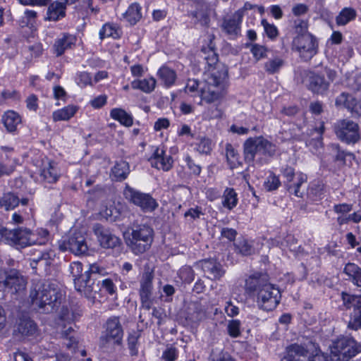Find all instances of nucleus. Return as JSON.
Returning a JSON list of instances; mask_svg holds the SVG:
<instances>
[{"label":"nucleus","mask_w":361,"mask_h":361,"mask_svg":"<svg viewBox=\"0 0 361 361\" xmlns=\"http://www.w3.org/2000/svg\"><path fill=\"white\" fill-rule=\"evenodd\" d=\"M353 206L349 204H339L334 207V211L338 214H345L352 210Z\"/></svg>","instance_id":"obj_60"},{"label":"nucleus","mask_w":361,"mask_h":361,"mask_svg":"<svg viewBox=\"0 0 361 361\" xmlns=\"http://www.w3.org/2000/svg\"><path fill=\"white\" fill-rule=\"evenodd\" d=\"M77 82L78 85L85 86L91 84V77L89 73L86 72L80 73L77 77Z\"/></svg>","instance_id":"obj_57"},{"label":"nucleus","mask_w":361,"mask_h":361,"mask_svg":"<svg viewBox=\"0 0 361 361\" xmlns=\"http://www.w3.org/2000/svg\"><path fill=\"white\" fill-rule=\"evenodd\" d=\"M159 78L164 82V85L167 87L172 85L176 78V73L165 66L161 67L158 72Z\"/></svg>","instance_id":"obj_41"},{"label":"nucleus","mask_w":361,"mask_h":361,"mask_svg":"<svg viewBox=\"0 0 361 361\" xmlns=\"http://www.w3.org/2000/svg\"><path fill=\"white\" fill-rule=\"evenodd\" d=\"M335 105L348 109L355 116H361V102L350 93L343 92L338 95Z\"/></svg>","instance_id":"obj_17"},{"label":"nucleus","mask_w":361,"mask_h":361,"mask_svg":"<svg viewBox=\"0 0 361 361\" xmlns=\"http://www.w3.org/2000/svg\"><path fill=\"white\" fill-rule=\"evenodd\" d=\"M111 116L118 121L122 125L130 127L133 123L132 116L122 109H114L111 111Z\"/></svg>","instance_id":"obj_34"},{"label":"nucleus","mask_w":361,"mask_h":361,"mask_svg":"<svg viewBox=\"0 0 361 361\" xmlns=\"http://www.w3.org/2000/svg\"><path fill=\"white\" fill-rule=\"evenodd\" d=\"M324 191V185L323 184L317 182L313 183L310 185L308 189V194L310 196L318 197H320L323 194Z\"/></svg>","instance_id":"obj_52"},{"label":"nucleus","mask_w":361,"mask_h":361,"mask_svg":"<svg viewBox=\"0 0 361 361\" xmlns=\"http://www.w3.org/2000/svg\"><path fill=\"white\" fill-rule=\"evenodd\" d=\"M293 47L300 57L308 61L317 53L318 43L310 33H302L294 39Z\"/></svg>","instance_id":"obj_12"},{"label":"nucleus","mask_w":361,"mask_h":361,"mask_svg":"<svg viewBox=\"0 0 361 361\" xmlns=\"http://www.w3.org/2000/svg\"><path fill=\"white\" fill-rule=\"evenodd\" d=\"M200 7V10L192 11L188 16L195 19V23H199L202 26L207 27L210 22L209 13L203 8L204 6Z\"/></svg>","instance_id":"obj_42"},{"label":"nucleus","mask_w":361,"mask_h":361,"mask_svg":"<svg viewBox=\"0 0 361 361\" xmlns=\"http://www.w3.org/2000/svg\"><path fill=\"white\" fill-rule=\"evenodd\" d=\"M221 236L232 241L235 238L237 231L233 228H224L221 230Z\"/></svg>","instance_id":"obj_61"},{"label":"nucleus","mask_w":361,"mask_h":361,"mask_svg":"<svg viewBox=\"0 0 361 361\" xmlns=\"http://www.w3.org/2000/svg\"><path fill=\"white\" fill-rule=\"evenodd\" d=\"M40 176L48 183H55L58 180L59 173L56 164L54 161H49L41 170Z\"/></svg>","instance_id":"obj_31"},{"label":"nucleus","mask_w":361,"mask_h":361,"mask_svg":"<svg viewBox=\"0 0 361 361\" xmlns=\"http://www.w3.org/2000/svg\"><path fill=\"white\" fill-rule=\"evenodd\" d=\"M2 122L8 132H14L21 123V118L14 111H8L3 115Z\"/></svg>","instance_id":"obj_27"},{"label":"nucleus","mask_w":361,"mask_h":361,"mask_svg":"<svg viewBox=\"0 0 361 361\" xmlns=\"http://www.w3.org/2000/svg\"><path fill=\"white\" fill-rule=\"evenodd\" d=\"M37 332V324L28 318L20 319L14 330L15 334H19L23 337L34 336Z\"/></svg>","instance_id":"obj_23"},{"label":"nucleus","mask_w":361,"mask_h":361,"mask_svg":"<svg viewBox=\"0 0 361 361\" xmlns=\"http://www.w3.org/2000/svg\"><path fill=\"white\" fill-rule=\"evenodd\" d=\"M20 200L17 195L13 192L4 193L0 198V207L8 211L13 209L18 205Z\"/></svg>","instance_id":"obj_35"},{"label":"nucleus","mask_w":361,"mask_h":361,"mask_svg":"<svg viewBox=\"0 0 361 361\" xmlns=\"http://www.w3.org/2000/svg\"><path fill=\"white\" fill-rule=\"evenodd\" d=\"M307 77V87L313 93L324 94L329 87V82L326 80L324 75L314 72H305Z\"/></svg>","instance_id":"obj_18"},{"label":"nucleus","mask_w":361,"mask_h":361,"mask_svg":"<svg viewBox=\"0 0 361 361\" xmlns=\"http://www.w3.org/2000/svg\"><path fill=\"white\" fill-rule=\"evenodd\" d=\"M197 149L203 154H209L212 150V141L208 138H202L197 145Z\"/></svg>","instance_id":"obj_53"},{"label":"nucleus","mask_w":361,"mask_h":361,"mask_svg":"<svg viewBox=\"0 0 361 361\" xmlns=\"http://www.w3.org/2000/svg\"><path fill=\"white\" fill-rule=\"evenodd\" d=\"M113 35V29L111 25L109 24L104 25L99 31V37L101 39H104L106 37Z\"/></svg>","instance_id":"obj_64"},{"label":"nucleus","mask_w":361,"mask_h":361,"mask_svg":"<svg viewBox=\"0 0 361 361\" xmlns=\"http://www.w3.org/2000/svg\"><path fill=\"white\" fill-rule=\"evenodd\" d=\"M332 349L334 352H337L343 355L344 357L350 360L361 352V345L354 338L344 336L334 343Z\"/></svg>","instance_id":"obj_15"},{"label":"nucleus","mask_w":361,"mask_h":361,"mask_svg":"<svg viewBox=\"0 0 361 361\" xmlns=\"http://www.w3.org/2000/svg\"><path fill=\"white\" fill-rule=\"evenodd\" d=\"M140 10V6L137 3H133L130 5L127 11L123 13V17L130 25H133L142 18Z\"/></svg>","instance_id":"obj_29"},{"label":"nucleus","mask_w":361,"mask_h":361,"mask_svg":"<svg viewBox=\"0 0 361 361\" xmlns=\"http://www.w3.org/2000/svg\"><path fill=\"white\" fill-rule=\"evenodd\" d=\"M112 173L116 180L121 181L126 179L130 173V167L128 162L120 161L112 169Z\"/></svg>","instance_id":"obj_36"},{"label":"nucleus","mask_w":361,"mask_h":361,"mask_svg":"<svg viewBox=\"0 0 361 361\" xmlns=\"http://www.w3.org/2000/svg\"><path fill=\"white\" fill-rule=\"evenodd\" d=\"M59 247L62 252L68 250L75 255H84L88 250L86 239L81 233H73L67 239L60 240Z\"/></svg>","instance_id":"obj_13"},{"label":"nucleus","mask_w":361,"mask_h":361,"mask_svg":"<svg viewBox=\"0 0 361 361\" xmlns=\"http://www.w3.org/2000/svg\"><path fill=\"white\" fill-rule=\"evenodd\" d=\"M104 271L103 269L100 268V271L97 272V276H95L97 279L98 283V290L97 291L94 292L92 293V298H94V295L97 293H99L101 290V288L105 289L106 292H108L109 294L113 295L115 293V286L113 282V281L110 279H104L102 278V271ZM91 298V297L90 298Z\"/></svg>","instance_id":"obj_30"},{"label":"nucleus","mask_w":361,"mask_h":361,"mask_svg":"<svg viewBox=\"0 0 361 361\" xmlns=\"http://www.w3.org/2000/svg\"><path fill=\"white\" fill-rule=\"evenodd\" d=\"M154 231L147 224L133 223L124 233L127 246L135 255L142 254L149 249L153 241Z\"/></svg>","instance_id":"obj_4"},{"label":"nucleus","mask_w":361,"mask_h":361,"mask_svg":"<svg viewBox=\"0 0 361 361\" xmlns=\"http://www.w3.org/2000/svg\"><path fill=\"white\" fill-rule=\"evenodd\" d=\"M37 97L35 94H31L26 99L27 109L32 111H36L38 108Z\"/></svg>","instance_id":"obj_59"},{"label":"nucleus","mask_w":361,"mask_h":361,"mask_svg":"<svg viewBox=\"0 0 361 361\" xmlns=\"http://www.w3.org/2000/svg\"><path fill=\"white\" fill-rule=\"evenodd\" d=\"M281 185V181L278 176L274 173H271L264 182V186L267 191H273L276 190Z\"/></svg>","instance_id":"obj_47"},{"label":"nucleus","mask_w":361,"mask_h":361,"mask_svg":"<svg viewBox=\"0 0 361 361\" xmlns=\"http://www.w3.org/2000/svg\"><path fill=\"white\" fill-rule=\"evenodd\" d=\"M105 331L100 337L99 346L106 348L113 341L114 344L121 345L123 336V329L119 317H112L107 319L105 325Z\"/></svg>","instance_id":"obj_9"},{"label":"nucleus","mask_w":361,"mask_h":361,"mask_svg":"<svg viewBox=\"0 0 361 361\" xmlns=\"http://www.w3.org/2000/svg\"><path fill=\"white\" fill-rule=\"evenodd\" d=\"M93 230L98 238L100 245L104 248H114L121 243L120 239L117 236L99 224H94Z\"/></svg>","instance_id":"obj_19"},{"label":"nucleus","mask_w":361,"mask_h":361,"mask_svg":"<svg viewBox=\"0 0 361 361\" xmlns=\"http://www.w3.org/2000/svg\"><path fill=\"white\" fill-rule=\"evenodd\" d=\"M0 235L4 238L6 243L14 245L17 248H23L35 243L32 238L33 234L27 228H16L8 230L6 228H0Z\"/></svg>","instance_id":"obj_10"},{"label":"nucleus","mask_w":361,"mask_h":361,"mask_svg":"<svg viewBox=\"0 0 361 361\" xmlns=\"http://www.w3.org/2000/svg\"><path fill=\"white\" fill-rule=\"evenodd\" d=\"M77 109L74 106H68L62 109L53 113V119L54 121H68L75 114Z\"/></svg>","instance_id":"obj_39"},{"label":"nucleus","mask_w":361,"mask_h":361,"mask_svg":"<svg viewBox=\"0 0 361 361\" xmlns=\"http://www.w3.org/2000/svg\"><path fill=\"white\" fill-rule=\"evenodd\" d=\"M140 297L141 301V307L147 310H150L152 305V300L151 298L152 295L140 294Z\"/></svg>","instance_id":"obj_56"},{"label":"nucleus","mask_w":361,"mask_h":361,"mask_svg":"<svg viewBox=\"0 0 361 361\" xmlns=\"http://www.w3.org/2000/svg\"><path fill=\"white\" fill-rule=\"evenodd\" d=\"M140 337V334L134 332L133 334H130L128 338V348L131 352V355H135L137 354V343L138 338Z\"/></svg>","instance_id":"obj_51"},{"label":"nucleus","mask_w":361,"mask_h":361,"mask_svg":"<svg viewBox=\"0 0 361 361\" xmlns=\"http://www.w3.org/2000/svg\"><path fill=\"white\" fill-rule=\"evenodd\" d=\"M224 198L223 205L228 209H232L237 205V194L234 189L227 188L224 192Z\"/></svg>","instance_id":"obj_43"},{"label":"nucleus","mask_w":361,"mask_h":361,"mask_svg":"<svg viewBox=\"0 0 361 361\" xmlns=\"http://www.w3.org/2000/svg\"><path fill=\"white\" fill-rule=\"evenodd\" d=\"M283 64L284 61L283 59L279 57H275L269 59L265 63L264 69L268 73L274 74L279 72Z\"/></svg>","instance_id":"obj_45"},{"label":"nucleus","mask_w":361,"mask_h":361,"mask_svg":"<svg viewBox=\"0 0 361 361\" xmlns=\"http://www.w3.org/2000/svg\"><path fill=\"white\" fill-rule=\"evenodd\" d=\"M245 290L250 297L256 298L258 307L272 311L279 304L281 295L279 289L268 281L266 274L256 273L246 280Z\"/></svg>","instance_id":"obj_2"},{"label":"nucleus","mask_w":361,"mask_h":361,"mask_svg":"<svg viewBox=\"0 0 361 361\" xmlns=\"http://www.w3.org/2000/svg\"><path fill=\"white\" fill-rule=\"evenodd\" d=\"M235 250L243 256L251 255L254 252L252 245L245 239H238L234 243Z\"/></svg>","instance_id":"obj_44"},{"label":"nucleus","mask_w":361,"mask_h":361,"mask_svg":"<svg viewBox=\"0 0 361 361\" xmlns=\"http://www.w3.org/2000/svg\"><path fill=\"white\" fill-rule=\"evenodd\" d=\"M154 274L153 269H151L148 264L145 266V270L140 280V294H152V281Z\"/></svg>","instance_id":"obj_24"},{"label":"nucleus","mask_w":361,"mask_h":361,"mask_svg":"<svg viewBox=\"0 0 361 361\" xmlns=\"http://www.w3.org/2000/svg\"><path fill=\"white\" fill-rule=\"evenodd\" d=\"M301 129L297 125H292L288 128L283 130L281 133L282 135V140L284 141L288 140H303L302 135L300 133ZM304 140L305 137H304Z\"/></svg>","instance_id":"obj_38"},{"label":"nucleus","mask_w":361,"mask_h":361,"mask_svg":"<svg viewBox=\"0 0 361 361\" xmlns=\"http://www.w3.org/2000/svg\"><path fill=\"white\" fill-rule=\"evenodd\" d=\"M334 130L338 138L346 144L354 145L361 139L358 124L348 118L338 120Z\"/></svg>","instance_id":"obj_7"},{"label":"nucleus","mask_w":361,"mask_h":361,"mask_svg":"<svg viewBox=\"0 0 361 361\" xmlns=\"http://www.w3.org/2000/svg\"><path fill=\"white\" fill-rule=\"evenodd\" d=\"M164 152L163 149L157 148L149 161L152 167L167 171L171 169L173 160L171 156L165 157Z\"/></svg>","instance_id":"obj_22"},{"label":"nucleus","mask_w":361,"mask_h":361,"mask_svg":"<svg viewBox=\"0 0 361 361\" xmlns=\"http://www.w3.org/2000/svg\"><path fill=\"white\" fill-rule=\"evenodd\" d=\"M343 272L348 276L346 280L350 281L354 285L361 287V268L354 263L345 264Z\"/></svg>","instance_id":"obj_26"},{"label":"nucleus","mask_w":361,"mask_h":361,"mask_svg":"<svg viewBox=\"0 0 361 361\" xmlns=\"http://www.w3.org/2000/svg\"><path fill=\"white\" fill-rule=\"evenodd\" d=\"M156 86V80L153 78L143 80H134L131 82V87L135 90H140L145 93H150Z\"/></svg>","instance_id":"obj_33"},{"label":"nucleus","mask_w":361,"mask_h":361,"mask_svg":"<svg viewBox=\"0 0 361 361\" xmlns=\"http://www.w3.org/2000/svg\"><path fill=\"white\" fill-rule=\"evenodd\" d=\"M276 151V145L263 137H250L244 143V156L247 162L253 161L257 154L271 157Z\"/></svg>","instance_id":"obj_5"},{"label":"nucleus","mask_w":361,"mask_h":361,"mask_svg":"<svg viewBox=\"0 0 361 361\" xmlns=\"http://www.w3.org/2000/svg\"><path fill=\"white\" fill-rule=\"evenodd\" d=\"M261 23L269 38L274 39L277 37L279 32L274 25L269 23L266 19H262Z\"/></svg>","instance_id":"obj_49"},{"label":"nucleus","mask_w":361,"mask_h":361,"mask_svg":"<svg viewBox=\"0 0 361 361\" xmlns=\"http://www.w3.org/2000/svg\"><path fill=\"white\" fill-rule=\"evenodd\" d=\"M240 322L239 320L235 319L229 322L228 324V333L229 336L236 338L240 335Z\"/></svg>","instance_id":"obj_50"},{"label":"nucleus","mask_w":361,"mask_h":361,"mask_svg":"<svg viewBox=\"0 0 361 361\" xmlns=\"http://www.w3.org/2000/svg\"><path fill=\"white\" fill-rule=\"evenodd\" d=\"M341 298L346 308L353 307L355 315L350 319L348 326L350 329L357 330L361 328V295H350L345 292H342Z\"/></svg>","instance_id":"obj_14"},{"label":"nucleus","mask_w":361,"mask_h":361,"mask_svg":"<svg viewBox=\"0 0 361 361\" xmlns=\"http://www.w3.org/2000/svg\"><path fill=\"white\" fill-rule=\"evenodd\" d=\"M49 4L46 20L58 21L66 16V8L64 4L56 1Z\"/></svg>","instance_id":"obj_25"},{"label":"nucleus","mask_w":361,"mask_h":361,"mask_svg":"<svg viewBox=\"0 0 361 361\" xmlns=\"http://www.w3.org/2000/svg\"><path fill=\"white\" fill-rule=\"evenodd\" d=\"M201 267L207 276L212 280H219L226 273L221 263L214 259L202 260Z\"/></svg>","instance_id":"obj_21"},{"label":"nucleus","mask_w":361,"mask_h":361,"mask_svg":"<svg viewBox=\"0 0 361 361\" xmlns=\"http://www.w3.org/2000/svg\"><path fill=\"white\" fill-rule=\"evenodd\" d=\"M226 156L231 169H235L240 164L239 154L231 144L228 143L226 145Z\"/></svg>","instance_id":"obj_40"},{"label":"nucleus","mask_w":361,"mask_h":361,"mask_svg":"<svg viewBox=\"0 0 361 361\" xmlns=\"http://www.w3.org/2000/svg\"><path fill=\"white\" fill-rule=\"evenodd\" d=\"M52 252H38L31 259L35 265L40 264L42 266H47L51 263Z\"/></svg>","instance_id":"obj_46"},{"label":"nucleus","mask_w":361,"mask_h":361,"mask_svg":"<svg viewBox=\"0 0 361 361\" xmlns=\"http://www.w3.org/2000/svg\"><path fill=\"white\" fill-rule=\"evenodd\" d=\"M177 350L173 347H170L164 351L162 358L165 361H175L177 358Z\"/></svg>","instance_id":"obj_55"},{"label":"nucleus","mask_w":361,"mask_h":361,"mask_svg":"<svg viewBox=\"0 0 361 361\" xmlns=\"http://www.w3.org/2000/svg\"><path fill=\"white\" fill-rule=\"evenodd\" d=\"M184 317L188 325L193 326L198 324L206 317L204 305L199 300L189 302L185 310Z\"/></svg>","instance_id":"obj_16"},{"label":"nucleus","mask_w":361,"mask_h":361,"mask_svg":"<svg viewBox=\"0 0 361 361\" xmlns=\"http://www.w3.org/2000/svg\"><path fill=\"white\" fill-rule=\"evenodd\" d=\"M357 16L356 11L352 8H344L336 18V23L338 25H345L351 20H353Z\"/></svg>","instance_id":"obj_37"},{"label":"nucleus","mask_w":361,"mask_h":361,"mask_svg":"<svg viewBox=\"0 0 361 361\" xmlns=\"http://www.w3.org/2000/svg\"><path fill=\"white\" fill-rule=\"evenodd\" d=\"M254 57L257 60L264 58L266 55L267 49L264 46L254 44L251 49Z\"/></svg>","instance_id":"obj_54"},{"label":"nucleus","mask_w":361,"mask_h":361,"mask_svg":"<svg viewBox=\"0 0 361 361\" xmlns=\"http://www.w3.org/2000/svg\"><path fill=\"white\" fill-rule=\"evenodd\" d=\"M123 195L126 200L140 207L145 212H152L158 207V203L149 194L136 190L126 185Z\"/></svg>","instance_id":"obj_11"},{"label":"nucleus","mask_w":361,"mask_h":361,"mask_svg":"<svg viewBox=\"0 0 361 361\" xmlns=\"http://www.w3.org/2000/svg\"><path fill=\"white\" fill-rule=\"evenodd\" d=\"M202 99L207 103H212L219 99L220 93L212 90L211 87L208 90H202Z\"/></svg>","instance_id":"obj_48"},{"label":"nucleus","mask_w":361,"mask_h":361,"mask_svg":"<svg viewBox=\"0 0 361 361\" xmlns=\"http://www.w3.org/2000/svg\"><path fill=\"white\" fill-rule=\"evenodd\" d=\"M73 43L74 37L70 35H64L62 38L56 40L54 44V49L56 56L62 55L65 50L71 48Z\"/></svg>","instance_id":"obj_32"},{"label":"nucleus","mask_w":361,"mask_h":361,"mask_svg":"<svg viewBox=\"0 0 361 361\" xmlns=\"http://www.w3.org/2000/svg\"><path fill=\"white\" fill-rule=\"evenodd\" d=\"M26 278L16 269L4 271L0 269V290L16 294L25 290Z\"/></svg>","instance_id":"obj_6"},{"label":"nucleus","mask_w":361,"mask_h":361,"mask_svg":"<svg viewBox=\"0 0 361 361\" xmlns=\"http://www.w3.org/2000/svg\"><path fill=\"white\" fill-rule=\"evenodd\" d=\"M313 348L314 344L311 342L305 347L297 343L292 344L287 347V355L281 361H326L322 355L317 353L313 355L310 352Z\"/></svg>","instance_id":"obj_8"},{"label":"nucleus","mask_w":361,"mask_h":361,"mask_svg":"<svg viewBox=\"0 0 361 361\" xmlns=\"http://www.w3.org/2000/svg\"><path fill=\"white\" fill-rule=\"evenodd\" d=\"M283 174L289 183L287 184L288 192L297 197H302L303 192H300V188L301 185L307 181V176L303 173H299L297 177V181L292 184L290 183L295 177L294 169L290 166H286L283 170Z\"/></svg>","instance_id":"obj_20"},{"label":"nucleus","mask_w":361,"mask_h":361,"mask_svg":"<svg viewBox=\"0 0 361 361\" xmlns=\"http://www.w3.org/2000/svg\"><path fill=\"white\" fill-rule=\"evenodd\" d=\"M21 4L44 6L48 5L51 0H18Z\"/></svg>","instance_id":"obj_58"},{"label":"nucleus","mask_w":361,"mask_h":361,"mask_svg":"<svg viewBox=\"0 0 361 361\" xmlns=\"http://www.w3.org/2000/svg\"><path fill=\"white\" fill-rule=\"evenodd\" d=\"M70 270L74 278L75 290L86 298L92 297V293L98 290L97 279L95 276L100 271V267L95 264H90L83 273L82 263L74 262L71 264Z\"/></svg>","instance_id":"obj_3"},{"label":"nucleus","mask_w":361,"mask_h":361,"mask_svg":"<svg viewBox=\"0 0 361 361\" xmlns=\"http://www.w3.org/2000/svg\"><path fill=\"white\" fill-rule=\"evenodd\" d=\"M185 161L187 162L188 168L192 171L194 174L199 175L200 173L201 167L196 164L189 156L185 158Z\"/></svg>","instance_id":"obj_62"},{"label":"nucleus","mask_w":361,"mask_h":361,"mask_svg":"<svg viewBox=\"0 0 361 361\" xmlns=\"http://www.w3.org/2000/svg\"><path fill=\"white\" fill-rule=\"evenodd\" d=\"M15 170L13 165H8L3 163H0V177L3 176H9Z\"/></svg>","instance_id":"obj_63"},{"label":"nucleus","mask_w":361,"mask_h":361,"mask_svg":"<svg viewBox=\"0 0 361 361\" xmlns=\"http://www.w3.org/2000/svg\"><path fill=\"white\" fill-rule=\"evenodd\" d=\"M243 18V10L237 11L233 16L228 19L224 20L223 23L224 29L228 34H235L239 27V25L241 23Z\"/></svg>","instance_id":"obj_28"},{"label":"nucleus","mask_w":361,"mask_h":361,"mask_svg":"<svg viewBox=\"0 0 361 361\" xmlns=\"http://www.w3.org/2000/svg\"><path fill=\"white\" fill-rule=\"evenodd\" d=\"M65 294L56 281L33 279L29 299L42 313L49 314L58 310Z\"/></svg>","instance_id":"obj_1"}]
</instances>
